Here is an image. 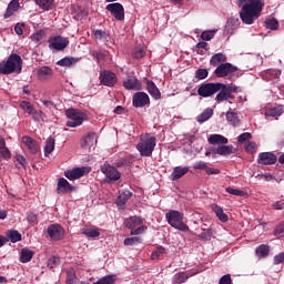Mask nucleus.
Wrapping results in <instances>:
<instances>
[{"mask_svg": "<svg viewBox=\"0 0 284 284\" xmlns=\"http://www.w3.org/2000/svg\"><path fill=\"white\" fill-rule=\"evenodd\" d=\"M227 61V57L223 53H215L212 55L210 63L211 65H220V63H225Z\"/></svg>", "mask_w": 284, "mask_h": 284, "instance_id": "obj_35", "label": "nucleus"}, {"mask_svg": "<svg viewBox=\"0 0 284 284\" xmlns=\"http://www.w3.org/2000/svg\"><path fill=\"white\" fill-rule=\"evenodd\" d=\"M79 61V58L65 57L57 62V65L61 68H70V65H74Z\"/></svg>", "mask_w": 284, "mask_h": 284, "instance_id": "obj_34", "label": "nucleus"}, {"mask_svg": "<svg viewBox=\"0 0 284 284\" xmlns=\"http://www.w3.org/2000/svg\"><path fill=\"white\" fill-rule=\"evenodd\" d=\"M100 170L102 174L109 179V181H119L121 179V172H119V170L112 165H101Z\"/></svg>", "mask_w": 284, "mask_h": 284, "instance_id": "obj_13", "label": "nucleus"}, {"mask_svg": "<svg viewBox=\"0 0 284 284\" xmlns=\"http://www.w3.org/2000/svg\"><path fill=\"white\" fill-rule=\"evenodd\" d=\"M226 121L230 125H233V128H239V125H241V120L234 111L226 112Z\"/></svg>", "mask_w": 284, "mask_h": 284, "instance_id": "obj_32", "label": "nucleus"}, {"mask_svg": "<svg viewBox=\"0 0 284 284\" xmlns=\"http://www.w3.org/2000/svg\"><path fill=\"white\" fill-rule=\"evenodd\" d=\"M31 41L34 43H41L43 39H45V31L39 30L36 33H32L30 37Z\"/></svg>", "mask_w": 284, "mask_h": 284, "instance_id": "obj_44", "label": "nucleus"}, {"mask_svg": "<svg viewBox=\"0 0 284 284\" xmlns=\"http://www.w3.org/2000/svg\"><path fill=\"white\" fill-rule=\"evenodd\" d=\"M265 28H267L268 30H278V20H276V18H267L265 20Z\"/></svg>", "mask_w": 284, "mask_h": 284, "instance_id": "obj_42", "label": "nucleus"}, {"mask_svg": "<svg viewBox=\"0 0 284 284\" xmlns=\"http://www.w3.org/2000/svg\"><path fill=\"white\" fill-rule=\"evenodd\" d=\"M219 284H232V275L230 274L223 275L220 278Z\"/></svg>", "mask_w": 284, "mask_h": 284, "instance_id": "obj_60", "label": "nucleus"}, {"mask_svg": "<svg viewBox=\"0 0 284 284\" xmlns=\"http://www.w3.org/2000/svg\"><path fill=\"white\" fill-rule=\"evenodd\" d=\"M237 8H241L240 19L244 26L253 23L263 14L265 2L263 0H236Z\"/></svg>", "mask_w": 284, "mask_h": 284, "instance_id": "obj_1", "label": "nucleus"}, {"mask_svg": "<svg viewBox=\"0 0 284 284\" xmlns=\"http://www.w3.org/2000/svg\"><path fill=\"white\" fill-rule=\"evenodd\" d=\"M214 212L221 223H227V214L223 212V209L221 206H215Z\"/></svg>", "mask_w": 284, "mask_h": 284, "instance_id": "obj_43", "label": "nucleus"}, {"mask_svg": "<svg viewBox=\"0 0 284 284\" xmlns=\"http://www.w3.org/2000/svg\"><path fill=\"white\" fill-rule=\"evenodd\" d=\"M125 227L131 230V236H139V234H143L148 226L143 225V220L139 216H131L124 221Z\"/></svg>", "mask_w": 284, "mask_h": 284, "instance_id": "obj_5", "label": "nucleus"}, {"mask_svg": "<svg viewBox=\"0 0 284 284\" xmlns=\"http://www.w3.org/2000/svg\"><path fill=\"white\" fill-rule=\"evenodd\" d=\"M283 114V106H277L266 110V116H281Z\"/></svg>", "mask_w": 284, "mask_h": 284, "instance_id": "obj_47", "label": "nucleus"}, {"mask_svg": "<svg viewBox=\"0 0 284 284\" xmlns=\"http://www.w3.org/2000/svg\"><path fill=\"white\" fill-rule=\"evenodd\" d=\"M65 115L69 119L67 121L68 128H79V125H83V121H85V114L75 109H68Z\"/></svg>", "mask_w": 284, "mask_h": 284, "instance_id": "obj_6", "label": "nucleus"}, {"mask_svg": "<svg viewBox=\"0 0 284 284\" xmlns=\"http://www.w3.org/2000/svg\"><path fill=\"white\" fill-rule=\"evenodd\" d=\"M83 234H84V236H89V239H97L98 236H101L99 229H97L94 226L85 229L83 231Z\"/></svg>", "mask_w": 284, "mask_h": 284, "instance_id": "obj_41", "label": "nucleus"}, {"mask_svg": "<svg viewBox=\"0 0 284 284\" xmlns=\"http://www.w3.org/2000/svg\"><path fill=\"white\" fill-rule=\"evenodd\" d=\"M52 74H54V71L50 67H41L38 70V77L40 79H45V77H52Z\"/></svg>", "mask_w": 284, "mask_h": 284, "instance_id": "obj_37", "label": "nucleus"}, {"mask_svg": "<svg viewBox=\"0 0 284 284\" xmlns=\"http://www.w3.org/2000/svg\"><path fill=\"white\" fill-rule=\"evenodd\" d=\"M275 236H284V223L280 224L275 231H274Z\"/></svg>", "mask_w": 284, "mask_h": 284, "instance_id": "obj_62", "label": "nucleus"}, {"mask_svg": "<svg viewBox=\"0 0 284 284\" xmlns=\"http://www.w3.org/2000/svg\"><path fill=\"white\" fill-rule=\"evenodd\" d=\"M143 57H145V49L135 48L133 51V59H143Z\"/></svg>", "mask_w": 284, "mask_h": 284, "instance_id": "obj_54", "label": "nucleus"}, {"mask_svg": "<svg viewBox=\"0 0 284 284\" xmlns=\"http://www.w3.org/2000/svg\"><path fill=\"white\" fill-rule=\"evenodd\" d=\"M118 82L119 78L116 77V73L112 71H103L100 73V83H102V85H106V88H114Z\"/></svg>", "mask_w": 284, "mask_h": 284, "instance_id": "obj_12", "label": "nucleus"}, {"mask_svg": "<svg viewBox=\"0 0 284 284\" xmlns=\"http://www.w3.org/2000/svg\"><path fill=\"white\" fill-rule=\"evenodd\" d=\"M226 192L232 194L233 196H245V192L239 189H234L232 186L226 187Z\"/></svg>", "mask_w": 284, "mask_h": 284, "instance_id": "obj_52", "label": "nucleus"}, {"mask_svg": "<svg viewBox=\"0 0 284 284\" xmlns=\"http://www.w3.org/2000/svg\"><path fill=\"white\" fill-rule=\"evenodd\" d=\"M136 243H141V237H126L124 239L123 244L126 246H132V245H136Z\"/></svg>", "mask_w": 284, "mask_h": 284, "instance_id": "obj_51", "label": "nucleus"}, {"mask_svg": "<svg viewBox=\"0 0 284 284\" xmlns=\"http://www.w3.org/2000/svg\"><path fill=\"white\" fill-rule=\"evenodd\" d=\"M215 154H220L221 156H230V154H234L233 145H220L215 150Z\"/></svg>", "mask_w": 284, "mask_h": 284, "instance_id": "obj_30", "label": "nucleus"}, {"mask_svg": "<svg viewBox=\"0 0 284 284\" xmlns=\"http://www.w3.org/2000/svg\"><path fill=\"white\" fill-rule=\"evenodd\" d=\"M36 3L39 8H42V10H52L54 0H36Z\"/></svg>", "mask_w": 284, "mask_h": 284, "instance_id": "obj_39", "label": "nucleus"}, {"mask_svg": "<svg viewBox=\"0 0 284 284\" xmlns=\"http://www.w3.org/2000/svg\"><path fill=\"white\" fill-rule=\"evenodd\" d=\"M19 8H21V6L19 4V0H12L8 4L7 11L4 13V19L12 17V14H14L17 10H19Z\"/></svg>", "mask_w": 284, "mask_h": 284, "instance_id": "obj_28", "label": "nucleus"}, {"mask_svg": "<svg viewBox=\"0 0 284 284\" xmlns=\"http://www.w3.org/2000/svg\"><path fill=\"white\" fill-rule=\"evenodd\" d=\"M33 121L41 122L45 119V113L43 111L34 110L31 114Z\"/></svg>", "mask_w": 284, "mask_h": 284, "instance_id": "obj_50", "label": "nucleus"}, {"mask_svg": "<svg viewBox=\"0 0 284 284\" xmlns=\"http://www.w3.org/2000/svg\"><path fill=\"white\" fill-rule=\"evenodd\" d=\"M93 36H94V39H98L99 41L103 39H108V33H105V31H102V30H95Z\"/></svg>", "mask_w": 284, "mask_h": 284, "instance_id": "obj_55", "label": "nucleus"}, {"mask_svg": "<svg viewBox=\"0 0 284 284\" xmlns=\"http://www.w3.org/2000/svg\"><path fill=\"white\" fill-rule=\"evenodd\" d=\"M47 233L53 241H61L65 234V231L63 230L62 225L51 224L47 229Z\"/></svg>", "mask_w": 284, "mask_h": 284, "instance_id": "obj_16", "label": "nucleus"}, {"mask_svg": "<svg viewBox=\"0 0 284 284\" xmlns=\"http://www.w3.org/2000/svg\"><path fill=\"white\" fill-rule=\"evenodd\" d=\"M241 26L239 18H230L224 27V34H234V30H237Z\"/></svg>", "mask_w": 284, "mask_h": 284, "instance_id": "obj_21", "label": "nucleus"}, {"mask_svg": "<svg viewBox=\"0 0 284 284\" xmlns=\"http://www.w3.org/2000/svg\"><path fill=\"white\" fill-rule=\"evenodd\" d=\"M123 88L125 90L139 91L142 88V83L136 78L128 77L123 81Z\"/></svg>", "mask_w": 284, "mask_h": 284, "instance_id": "obj_20", "label": "nucleus"}, {"mask_svg": "<svg viewBox=\"0 0 284 284\" xmlns=\"http://www.w3.org/2000/svg\"><path fill=\"white\" fill-rule=\"evenodd\" d=\"M252 139V133L245 132L239 135L237 141L239 143H245V141H250Z\"/></svg>", "mask_w": 284, "mask_h": 284, "instance_id": "obj_56", "label": "nucleus"}, {"mask_svg": "<svg viewBox=\"0 0 284 284\" xmlns=\"http://www.w3.org/2000/svg\"><path fill=\"white\" fill-rule=\"evenodd\" d=\"M106 10L116 21H123V19H125V9L123 8V4L119 2L108 4Z\"/></svg>", "mask_w": 284, "mask_h": 284, "instance_id": "obj_10", "label": "nucleus"}, {"mask_svg": "<svg viewBox=\"0 0 284 284\" xmlns=\"http://www.w3.org/2000/svg\"><path fill=\"white\" fill-rule=\"evenodd\" d=\"M205 173L211 176L212 174H221V170L206 166Z\"/></svg>", "mask_w": 284, "mask_h": 284, "instance_id": "obj_63", "label": "nucleus"}, {"mask_svg": "<svg viewBox=\"0 0 284 284\" xmlns=\"http://www.w3.org/2000/svg\"><path fill=\"white\" fill-rule=\"evenodd\" d=\"M21 55L12 53L7 61L0 62V74H12L13 72H21Z\"/></svg>", "mask_w": 284, "mask_h": 284, "instance_id": "obj_2", "label": "nucleus"}, {"mask_svg": "<svg viewBox=\"0 0 284 284\" xmlns=\"http://www.w3.org/2000/svg\"><path fill=\"white\" fill-rule=\"evenodd\" d=\"M267 254H270V246L262 244L256 248V256L260 258H264Z\"/></svg>", "mask_w": 284, "mask_h": 284, "instance_id": "obj_46", "label": "nucleus"}, {"mask_svg": "<svg viewBox=\"0 0 284 284\" xmlns=\"http://www.w3.org/2000/svg\"><path fill=\"white\" fill-rule=\"evenodd\" d=\"M130 199H132V191L124 190L119 194L115 203L116 205H119V207H123L128 203V201H130Z\"/></svg>", "mask_w": 284, "mask_h": 284, "instance_id": "obj_26", "label": "nucleus"}, {"mask_svg": "<svg viewBox=\"0 0 284 284\" xmlns=\"http://www.w3.org/2000/svg\"><path fill=\"white\" fill-rule=\"evenodd\" d=\"M70 41L68 38H63L61 36L53 37L49 40L50 50H65Z\"/></svg>", "mask_w": 284, "mask_h": 284, "instance_id": "obj_14", "label": "nucleus"}, {"mask_svg": "<svg viewBox=\"0 0 284 284\" xmlns=\"http://www.w3.org/2000/svg\"><path fill=\"white\" fill-rule=\"evenodd\" d=\"M55 141L53 138L47 139V143L44 145V154H52L54 152Z\"/></svg>", "mask_w": 284, "mask_h": 284, "instance_id": "obj_45", "label": "nucleus"}, {"mask_svg": "<svg viewBox=\"0 0 284 284\" xmlns=\"http://www.w3.org/2000/svg\"><path fill=\"white\" fill-rule=\"evenodd\" d=\"M281 263H284L283 252L274 256V265H281Z\"/></svg>", "mask_w": 284, "mask_h": 284, "instance_id": "obj_61", "label": "nucleus"}, {"mask_svg": "<svg viewBox=\"0 0 284 284\" xmlns=\"http://www.w3.org/2000/svg\"><path fill=\"white\" fill-rule=\"evenodd\" d=\"M277 158L272 152H264L258 154L257 163L261 165H274L276 163Z\"/></svg>", "mask_w": 284, "mask_h": 284, "instance_id": "obj_18", "label": "nucleus"}, {"mask_svg": "<svg viewBox=\"0 0 284 284\" xmlns=\"http://www.w3.org/2000/svg\"><path fill=\"white\" fill-rule=\"evenodd\" d=\"M146 90L149 94L153 99H155V101H159V99H161V91L152 80L146 81Z\"/></svg>", "mask_w": 284, "mask_h": 284, "instance_id": "obj_24", "label": "nucleus"}, {"mask_svg": "<svg viewBox=\"0 0 284 284\" xmlns=\"http://www.w3.org/2000/svg\"><path fill=\"white\" fill-rule=\"evenodd\" d=\"M215 34H216V30H206V31L202 32L201 39L203 41H212V39H214Z\"/></svg>", "mask_w": 284, "mask_h": 284, "instance_id": "obj_49", "label": "nucleus"}, {"mask_svg": "<svg viewBox=\"0 0 284 284\" xmlns=\"http://www.w3.org/2000/svg\"><path fill=\"white\" fill-rule=\"evenodd\" d=\"M21 141L23 145H26V148L31 152V154H37L39 152V144L37 143V141H34V139L24 135L22 136Z\"/></svg>", "mask_w": 284, "mask_h": 284, "instance_id": "obj_22", "label": "nucleus"}, {"mask_svg": "<svg viewBox=\"0 0 284 284\" xmlns=\"http://www.w3.org/2000/svg\"><path fill=\"white\" fill-rule=\"evenodd\" d=\"M85 174H90V168L88 166L74 168L64 172V176L69 181H77L81 176H85Z\"/></svg>", "mask_w": 284, "mask_h": 284, "instance_id": "obj_11", "label": "nucleus"}, {"mask_svg": "<svg viewBox=\"0 0 284 284\" xmlns=\"http://www.w3.org/2000/svg\"><path fill=\"white\" fill-rule=\"evenodd\" d=\"M33 256H34V252L32 250L22 248L20 253V263H30Z\"/></svg>", "mask_w": 284, "mask_h": 284, "instance_id": "obj_33", "label": "nucleus"}, {"mask_svg": "<svg viewBox=\"0 0 284 284\" xmlns=\"http://www.w3.org/2000/svg\"><path fill=\"white\" fill-rule=\"evenodd\" d=\"M116 283V275H105L94 282L93 284H114Z\"/></svg>", "mask_w": 284, "mask_h": 284, "instance_id": "obj_40", "label": "nucleus"}, {"mask_svg": "<svg viewBox=\"0 0 284 284\" xmlns=\"http://www.w3.org/2000/svg\"><path fill=\"white\" fill-rule=\"evenodd\" d=\"M59 261H60L59 257L52 256V257L49 258V261H48V267H50V270H52L55 265H59Z\"/></svg>", "mask_w": 284, "mask_h": 284, "instance_id": "obj_58", "label": "nucleus"}, {"mask_svg": "<svg viewBox=\"0 0 284 284\" xmlns=\"http://www.w3.org/2000/svg\"><path fill=\"white\" fill-rule=\"evenodd\" d=\"M4 237L7 240V243H9V241L11 243H19V241H21V233H19V231L17 230H10V231H7Z\"/></svg>", "mask_w": 284, "mask_h": 284, "instance_id": "obj_29", "label": "nucleus"}, {"mask_svg": "<svg viewBox=\"0 0 284 284\" xmlns=\"http://www.w3.org/2000/svg\"><path fill=\"white\" fill-rule=\"evenodd\" d=\"M20 108L28 114L29 116H32V113L34 112V105L30 103L29 101H22L20 102Z\"/></svg>", "mask_w": 284, "mask_h": 284, "instance_id": "obj_38", "label": "nucleus"}, {"mask_svg": "<svg viewBox=\"0 0 284 284\" xmlns=\"http://www.w3.org/2000/svg\"><path fill=\"white\" fill-rule=\"evenodd\" d=\"M0 159H10V150L6 148V139L0 135Z\"/></svg>", "mask_w": 284, "mask_h": 284, "instance_id": "obj_36", "label": "nucleus"}, {"mask_svg": "<svg viewBox=\"0 0 284 284\" xmlns=\"http://www.w3.org/2000/svg\"><path fill=\"white\" fill-rule=\"evenodd\" d=\"M221 90V83H204L201 84L197 89V94L200 97H203L204 99H207L209 97H214L216 92Z\"/></svg>", "mask_w": 284, "mask_h": 284, "instance_id": "obj_7", "label": "nucleus"}, {"mask_svg": "<svg viewBox=\"0 0 284 284\" xmlns=\"http://www.w3.org/2000/svg\"><path fill=\"white\" fill-rule=\"evenodd\" d=\"M207 70L206 69H199L195 72V79H197L199 81H202L203 79H207Z\"/></svg>", "mask_w": 284, "mask_h": 284, "instance_id": "obj_53", "label": "nucleus"}, {"mask_svg": "<svg viewBox=\"0 0 284 284\" xmlns=\"http://www.w3.org/2000/svg\"><path fill=\"white\" fill-rule=\"evenodd\" d=\"M194 170H207V163L197 161L193 164Z\"/></svg>", "mask_w": 284, "mask_h": 284, "instance_id": "obj_59", "label": "nucleus"}, {"mask_svg": "<svg viewBox=\"0 0 284 284\" xmlns=\"http://www.w3.org/2000/svg\"><path fill=\"white\" fill-rule=\"evenodd\" d=\"M214 116V110L207 108L200 115H197V123H205V121H210Z\"/></svg>", "mask_w": 284, "mask_h": 284, "instance_id": "obj_31", "label": "nucleus"}, {"mask_svg": "<svg viewBox=\"0 0 284 284\" xmlns=\"http://www.w3.org/2000/svg\"><path fill=\"white\" fill-rule=\"evenodd\" d=\"M190 172L189 166H175L171 173L172 181H179L182 176H185Z\"/></svg>", "mask_w": 284, "mask_h": 284, "instance_id": "obj_25", "label": "nucleus"}, {"mask_svg": "<svg viewBox=\"0 0 284 284\" xmlns=\"http://www.w3.org/2000/svg\"><path fill=\"white\" fill-rule=\"evenodd\" d=\"M95 145H97V134L95 133H89L84 138V141L82 143V148L84 150H88V152H90V150H92V148H95Z\"/></svg>", "mask_w": 284, "mask_h": 284, "instance_id": "obj_23", "label": "nucleus"}, {"mask_svg": "<svg viewBox=\"0 0 284 284\" xmlns=\"http://www.w3.org/2000/svg\"><path fill=\"white\" fill-rule=\"evenodd\" d=\"M239 68L234 67L230 62L221 63L215 69V77L219 79H225V77H230L231 74H234Z\"/></svg>", "mask_w": 284, "mask_h": 284, "instance_id": "obj_9", "label": "nucleus"}, {"mask_svg": "<svg viewBox=\"0 0 284 284\" xmlns=\"http://www.w3.org/2000/svg\"><path fill=\"white\" fill-rule=\"evenodd\" d=\"M57 192L58 194H68V192H74V186L64 178H60L58 180Z\"/></svg>", "mask_w": 284, "mask_h": 284, "instance_id": "obj_19", "label": "nucleus"}, {"mask_svg": "<svg viewBox=\"0 0 284 284\" xmlns=\"http://www.w3.org/2000/svg\"><path fill=\"white\" fill-rule=\"evenodd\" d=\"M209 143H211V145H227L229 141L227 138L221 134H212L209 138Z\"/></svg>", "mask_w": 284, "mask_h": 284, "instance_id": "obj_27", "label": "nucleus"}, {"mask_svg": "<svg viewBox=\"0 0 284 284\" xmlns=\"http://www.w3.org/2000/svg\"><path fill=\"white\" fill-rule=\"evenodd\" d=\"M156 148V138L145 134L141 136L140 143L136 144V150L141 156H151Z\"/></svg>", "mask_w": 284, "mask_h": 284, "instance_id": "obj_3", "label": "nucleus"}, {"mask_svg": "<svg viewBox=\"0 0 284 284\" xmlns=\"http://www.w3.org/2000/svg\"><path fill=\"white\" fill-rule=\"evenodd\" d=\"M163 254H165V248L163 246H160L155 251L152 252L151 258H152V261H159V258H161V256H163Z\"/></svg>", "mask_w": 284, "mask_h": 284, "instance_id": "obj_48", "label": "nucleus"}, {"mask_svg": "<svg viewBox=\"0 0 284 284\" xmlns=\"http://www.w3.org/2000/svg\"><path fill=\"white\" fill-rule=\"evenodd\" d=\"M133 108H145V105H150V95L145 92H136L133 95Z\"/></svg>", "mask_w": 284, "mask_h": 284, "instance_id": "obj_17", "label": "nucleus"}, {"mask_svg": "<svg viewBox=\"0 0 284 284\" xmlns=\"http://www.w3.org/2000/svg\"><path fill=\"white\" fill-rule=\"evenodd\" d=\"M165 219L171 227H174L180 232H190V226L183 223V213L176 210H171L165 214Z\"/></svg>", "mask_w": 284, "mask_h": 284, "instance_id": "obj_4", "label": "nucleus"}, {"mask_svg": "<svg viewBox=\"0 0 284 284\" xmlns=\"http://www.w3.org/2000/svg\"><path fill=\"white\" fill-rule=\"evenodd\" d=\"M256 142H247L245 145L246 152H251V154H254V152H256Z\"/></svg>", "mask_w": 284, "mask_h": 284, "instance_id": "obj_57", "label": "nucleus"}, {"mask_svg": "<svg viewBox=\"0 0 284 284\" xmlns=\"http://www.w3.org/2000/svg\"><path fill=\"white\" fill-rule=\"evenodd\" d=\"M196 274H199V270H196V268L189 270L186 272L176 273L172 277V283L173 284L185 283V281H187V278H192V276H196Z\"/></svg>", "mask_w": 284, "mask_h": 284, "instance_id": "obj_15", "label": "nucleus"}, {"mask_svg": "<svg viewBox=\"0 0 284 284\" xmlns=\"http://www.w3.org/2000/svg\"><path fill=\"white\" fill-rule=\"evenodd\" d=\"M116 168H123V165H128V159L122 158L115 161Z\"/></svg>", "mask_w": 284, "mask_h": 284, "instance_id": "obj_64", "label": "nucleus"}, {"mask_svg": "<svg viewBox=\"0 0 284 284\" xmlns=\"http://www.w3.org/2000/svg\"><path fill=\"white\" fill-rule=\"evenodd\" d=\"M217 92L219 93L215 97V101H217V103H223V101L232 99V92H236V87L221 83L220 90Z\"/></svg>", "mask_w": 284, "mask_h": 284, "instance_id": "obj_8", "label": "nucleus"}]
</instances>
